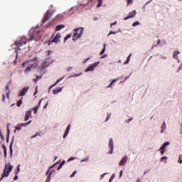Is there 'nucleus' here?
<instances>
[{
	"instance_id": "bb28decb",
	"label": "nucleus",
	"mask_w": 182,
	"mask_h": 182,
	"mask_svg": "<svg viewBox=\"0 0 182 182\" xmlns=\"http://www.w3.org/2000/svg\"><path fill=\"white\" fill-rule=\"evenodd\" d=\"M106 52V44H104V48L102 50V51L100 53V55H102L103 53Z\"/></svg>"
},
{
	"instance_id": "9b49d317",
	"label": "nucleus",
	"mask_w": 182,
	"mask_h": 182,
	"mask_svg": "<svg viewBox=\"0 0 182 182\" xmlns=\"http://www.w3.org/2000/svg\"><path fill=\"white\" fill-rule=\"evenodd\" d=\"M127 160H128V157L127 156H124L122 160L119 161V164L120 166H124V164H126V163H127Z\"/></svg>"
},
{
	"instance_id": "5fc2aeb1",
	"label": "nucleus",
	"mask_w": 182,
	"mask_h": 182,
	"mask_svg": "<svg viewBox=\"0 0 182 182\" xmlns=\"http://www.w3.org/2000/svg\"><path fill=\"white\" fill-rule=\"evenodd\" d=\"M89 59H90V58H87V59L83 60V63H86L87 62V60H89Z\"/></svg>"
},
{
	"instance_id": "f03ea898",
	"label": "nucleus",
	"mask_w": 182,
	"mask_h": 182,
	"mask_svg": "<svg viewBox=\"0 0 182 182\" xmlns=\"http://www.w3.org/2000/svg\"><path fill=\"white\" fill-rule=\"evenodd\" d=\"M29 41H33V38H31V40H28H28L25 41V37H23L20 41H16L15 42V45L18 48H16V49H17L18 50H20L21 49L19 48H21V46H22L23 45H26L29 42Z\"/></svg>"
},
{
	"instance_id": "b1692460",
	"label": "nucleus",
	"mask_w": 182,
	"mask_h": 182,
	"mask_svg": "<svg viewBox=\"0 0 182 182\" xmlns=\"http://www.w3.org/2000/svg\"><path fill=\"white\" fill-rule=\"evenodd\" d=\"M169 145H170V142L166 141V142L164 143L163 146H161V149H166V146H169Z\"/></svg>"
},
{
	"instance_id": "f3484780",
	"label": "nucleus",
	"mask_w": 182,
	"mask_h": 182,
	"mask_svg": "<svg viewBox=\"0 0 182 182\" xmlns=\"http://www.w3.org/2000/svg\"><path fill=\"white\" fill-rule=\"evenodd\" d=\"M166 122H164L162 125L161 126V133L166 132Z\"/></svg>"
},
{
	"instance_id": "0eeeda50",
	"label": "nucleus",
	"mask_w": 182,
	"mask_h": 182,
	"mask_svg": "<svg viewBox=\"0 0 182 182\" xmlns=\"http://www.w3.org/2000/svg\"><path fill=\"white\" fill-rule=\"evenodd\" d=\"M29 90V87H24L21 90L19 91L20 95L18 96L23 97Z\"/></svg>"
},
{
	"instance_id": "4be33fe9",
	"label": "nucleus",
	"mask_w": 182,
	"mask_h": 182,
	"mask_svg": "<svg viewBox=\"0 0 182 182\" xmlns=\"http://www.w3.org/2000/svg\"><path fill=\"white\" fill-rule=\"evenodd\" d=\"M38 109H39V106H36L31 109L34 111V114H36L38 113Z\"/></svg>"
},
{
	"instance_id": "72a5a7b5",
	"label": "nucleus",
	"mask_w": 182,
	"mask_h": 182,
	"mask_svg": "<svg viewBox=\"0 0 182 182\" xmlns=\"http://www.w3.org/2000/svg\"><path fill=\"white\" fill-rule=\"evenodd\" d=\"M114 177H116V175H114V174H112V176L110 177L109 182L113 181V180L114 179Z\"/></svg>"
},
{
	"instance_id": "79ce46f5",
	"label": "nucleus",
	"mask_w": 182,
	"mask_h": 182,
	"mask_svg": "<svg viewBox=\"0 0 182 182\" xmlns=\"http://www.w3.org/2000/svg\"><path fill=\"white\" fill-rule=\"evenodd\" d=\"M110 116H111V114H108L107 115V119L105 120V122H107L108 120H109V119H110Z\"/></svg>"
},
{
	"instance_id": "20e7f679",
	"label": "nucleus",
	"mask_w": 182,
	"mask_h": 182,
	"mask_svg": "<svg viewBox=\"0 0 182 182\" xmlns=\"http://www.w3.org/2000/svg\"><path fill=\"white\" fill-rule=\"evenodd\" d=\"M33 116H32V109H28V111L26 112V114L24 117L25 122H28L29 119H32Z\"/></svg>"
},
{
	"instance_id": "39448f33",
	"label": "nucleus",
	"mask_w": 182,
	"mask_h": 182,
	"mask_svg": "<svg viewBox=\"0 0 182 182\" xmlns=\"http://www.w3.org/2000/svg\"><path fill=\"white\" fill-rule=\"evenodd\" d=\"M13 168V166H9V171H6V168H4V173L1 177H3V178H5V177H9V173H11V171H12Z\"/></svg>"
},
{
	"instance_id": "1a4fd4ad",
	"label": "nucleus",
	"mask_w": 182,
	"mask_h": 182,
	"mask_svg": "<svg viewBox=\"0 0 182 182\" xmlns=\"http://www.w3.org/2000/svg\"><path fill=\"white\" fill-rule=\"evenodd\" d=\"M137 13L136 12V10L130 12L127 17H125L124 19V21H127V19H130L131 18H134L136 16V14Z\"/></svg>"
},
{
	"instance_id": "864d4df0",
	"label": "nucleus",
	"mask_w": 182,
	"mask_h": 182,
	"mask_svg": "<svg viewBox=\"0 0 182 182\" xmlns=\"http://www.w3.org/2000/svg\"><path fill=\"white\" fill-rule=\"evenodd\" d=\"M72 160H75V157L70 158L68 161H72Z\"/></svg>"
},
{
	"instance_id": "680f3d73",
	"label": "nucleus",
	"mask_w": 182,
	"mask_h": 182,
	"mask_svg": "<svg viewBox=\"0 0 182 182\" xmlns=\"http://www.w3.org/2000/svg\"><path fill=\"white\" fill-rule=\"evenodd\" d=\"M122 176H123V171H121L119 178H122Z\"/></svg>"
},
{
	"instance_id": "5701e85b",
	"label": "nucleus",
	"mask_w": 182,
	"mask_h": 182,
	"mask_svg": "<svg viewBox=\"0 0 182 182\" xmlns=\"http://www.w3.org/2000/svg\"><path fill=\"white\" fill-rule=\"evenodd\" d=\"M103 5V0H98V4L97 5V8H100Z\"/></svg>"
},
{
	"instance_id": "4468645a",
	"label": "nucleus",
	"mask_w": 182,
	"mask_h": 182,
	"mask_svg": "<svg viewBox=\"0 0 182 182\" xmlns=\"http://www.w3.org/2000/svg\"><path fill=\"white\" fill-rule=\"evenodd\" d=\"M63 89V87H59L56 88L55 90H53V95H58V93H60V92H62Z\"/></svg>"
},
{
	"instance_id": "7c9ffc66",
	"label": "nucleus",
	"mask_w": 182,
	"mask_h": 182,
	"mask_svg": "<svg viewBox=\"0 0 182 182\" xmlns=\"http://www.w3.org/2000/svg\"><path fill=\"white\" fill-rule=\"evenodd\" d=\"M22 129V125L18 124L17 127H16V130H21Z\"/></svg>"
},
{
	"instance_id": "e433bc0d",
	"label": "nucleus",
	"mask_w": 182,
	"mask_h": 182,
	"mask_svg": "<svg viewBox=\"0 0 182 182\" xmlns=\"http://www.w3.org/2000/svg\"><path fill=\"white\" fill-rule=\"evenodd\" d=\"M160 150H161V154L162 155V156H164V150H166V149H161V147L160 148Z\"/></svg>"
},
{
	"instance_id": "49530a36",
	"label": "nucleus",
	"mask_w": 182,
	"mask_h": 182,
	"mask_svg": "<svg viewBox=\"0 0 182 182\" xmlns=\"http://www.w3.org/2000/svg\"><path fill=\"white\" fill-rule=\"evenodd\" d=\"M58 82L57 81H55V83H53V85H51V87H54V86H56L57 85H58Z\"/></svg>"
},
{
	"instance_id": "6e6552de",
	"label": "nucleus",
	"mask_w": 182,
	"mask_h": 182,
	"mask_svg": "<svg viewBox=\"0 0 182 182\" xmlns=\"http://www.w3.org/2000/svg\"><path fill=\"white\" fill-rule=\"evenodd\" d=\"M109 147L111 151L108 152V154H113V149H114V146L113 145V139L112 138L109 139Z\"/></svg>"
},
{
	"instance_id": "7ed1b4c3",
	"label": "nucleus",
	"mask_w": 182,
	"mask_h": 182,
	"mask_svg": "<svg viewBox=\"0 0 182 182\" xmlns=\"http://www.w3.org/2000/svg\"><path fill=\"white\" fill-rule=\"evenodd\" d=\"M55 12L56 10L50 11V9H48L43 18V23H45L46 21H49V19L52 18V15H53V14H55Z\"/></svg>"
},
{
	"instance_id": "052dcab7",
	"label": "nucleus",
	"mask_w": 182,
	"mask_h": 182,
	"mask_svg": "<svg viewBox=\"0 0 182 182\" xmlns=\"http://www.w3.org/2000/svg\"><path fill=\"white\" fill-rule=\"evenodd\" d=\"M52 87H52V85H50L49 87V88H48V93H50V90L52 89Z\"/></svg>"
},
{
	"instance_id": "0e129e2a",
	"label": "nucleus",
	"mask_w": 182,
	"mask_h": 182,
	"mask_svg": "<svg viewBox=\"0 0 182 182\" xmlns=\"http://www.w3.org/2000/svg\"><path fill=\"white\" fill-rule=\"evenodd\" d=\"M14 180L15 181L18 180V175L16 174V176L14 177Z\"/></svg>"
},
{
	"instance_id": "2f4dec72",
	"label": "nucleus",
	"mask_w": 182,
	"mask_h": 182,
	"mask_svg": "<svg viewBox=\"0 0 182 182\" xmlns=\"http://www.w3.org/2000/svg\"><path fill=\"white\" fill-rule=\"evenodd\" d=\"M116 33H117V32L111 31H109V33H108V36H110V35H116Z\"/></svg>"
},
{
	"instance_id": "473e14b6",
	"label": "nucleus",
	"mask_w": 182,
	"mask_h": 182,
	"mask_svg": "<svg viewBox=\"0 0 182 182\" xmlns=\"http://www.w3.org/2000/svg\"><path fill=\"white\" fill-rule=\"evenodd\" d=\"M178 163H179V164H181V163H182V155H179Z\"/></svg>"
},
{
	"instance_id": "09e8293b",
	"label": "nucleus",
	"mask_w": 182,
	"mask_h": 182,
	"mask_svg": "<svg viewBox=\"0 0 182 182\" xmlns=\"http://www.w3.org/2000/svg\"><path fill=\"white\" fill-rule=\"evenodd\" d=\"M72 69H73V67H69V68L67 69V72H70V70H72Z\"/></svg>"
},
{
	"instance_id": "cd10ccee",
	"label": "nucleus",
	"mask_w": 182,
	"mask_h": 182,
	"mask_svg": "<svg viewBox=\"0 0 182 182\" xmlns=\"http://www.w3.org/2000/svg\"><path fill=\"white\" fill-rule=\"evenodd\" d=\"M22 99L23 98L22 97L20 100L17 101V107H20L21 105H22Z\"/></svg>"
},
{
	"instance_id": "3c124183",
	"label": "nucleus",
	"mask_w": 182,
	"mask_h": 182,
	"mask_svg": "<svg viewBox=\"0 0 182 182\" xmlns=\"http://www.w3.org/2000/svg\"><path fill=\"white\" fill-rule=\"evenodd\" d=\"M42 100H43V98L41 99V100L38 102V105H37V106H38V107H39V106H41V104L42 103Z\"/></svg>"
},
{
	"instance_id": "412c9836",
	"label": "nucleus",
	"mask_w": 182,
	"mask_h": 182,
	"mask_svg": "<svg viewBox=\"0 0 182 182\" xmlns=\"http://www.w3.org/2000/svg\"><path fill=\"white\" fill-rule=\"evenodd\" d=\"M51 177H52V172L49 173V174H48V177L46 178V182H50Z\"/></svg>"
},
{
	"instance_id": "c9c22d12",
	"label": "nucleus",
	"mask_w": 182,
	"mask_h": 182,
	"mask_svg": "<svg viewBox=\"0 0 182 182\" xmlns=\"http://www.w3.org/2000/svg\"><path fill=\"white\" fill-rule=\"evenodd\" d=\"M137 25H140V22H139V21L134 22V23L132 24V26H137Z\"/></svg>"
},
{
	"instance_id": "9d476101",
	"label": "nucleus",
	"mask_w": 182,
	"mask_h": 182,
	"mask_svg": "<svg viewBox=\"0 0 182 182\" xmlns=\"http://www.w3.org/2000/svg\"><path fill=\"white\" fill-rule=\"evenodd\" d=\"M15 139V136H13L12 140L10 143V157H12L14 156V149H12V146L14 144V139Z\"/></svg>"
},
{
	"instance_id": "338daca9",
	"label": "nucleus",
	"mask_w": 182,
	"mask_h": 182,
	"mask_svg": "<svg viewBox=\"0 0 182 182\" xmlns=\"http://www.w3.org/2000/svg\"><path fill=\"white\" fill-rule=\"evenodd\" d=\"M180 132H181V134H182V124L181 125V129H180Z\"/></svg>"
},
{
	"instance_id": "58836bf2",
	"label": "nucleus",
	"mask_w": 182,
	"mask_h": 182,
	"mask_svg": "<svg viewBox=\"0 0 182 182\" xmlns=\"http://www.w3.org/2000/svg\"><path fill=\"white\" fill-rule=\"evenodd\" d=\"M89 161V156H87L86 159H82V160L81 161V163H83V161Z\"/></svg>"
},
{
	"instance_id": "c03bdc74",
	"label": "nucleus",
	"mask_w": 182,
	"mask_h": 182,
	"mask_svg": "<svg viewBox=\"0 0 182 182\" xmlns=\"http://www.w3.org/2000/svg\"><path fill=\"white\" fill-rule=\"evenodd\" d=\"M76 173H77V171H75L73 173V174L70 175V177H71V178L75 177V174H76Z\"/></svg>"
},
{
	"instance_id": "dca6fc26",
	"label": "nucleus",
	"mask_w": 182,
	"mask_h": 182,
	"mask_svg": "<svg viewBox=\"0 0 182 182\" xmlns=\"http://www.w3.org/2000/svg\"><path fill=\"white\" fill-rule=\"evenodd\" d=\"M48 66H49V63H48V62L46 61H43L41 65L42 70H43V69H46V68H48Z\"/></svg>"
},
{
	"instance_id": "f257e3e1",
	"label": "nucleus",
	"mask_w": 182,
	"mask_h": 182,
	"mask_svg": "<svg viewBox=\"0 0 182 182\" xmlns=\"http://www.w3.org/2000/svg\"><path fill=\"white\" fill-rule=\"evenodd\" d=\"M83 28H78L73 31V41H77V39H80L82 38V35H83Z\"/></svg>"
},
{
	"instance_id": "603ef678",
	"label": "nucleus",
	"mask_w": 182,
	"mask_h": 182,
	"mask_svg": "<svg viewBox=\"0 0 182 182\" xmlns=\"http://www.w3.org/2000/svg\"><path fill=\"white\" fill-rule=\"evenodd\" d=\"M1 146L4 150H6V146H5V144H3Z\"/></svg>"
},
{
	"instance_id": "69168bd1",
	"label": "nucleus",
	"mask_w": 182,
	"mask_h": 182,
	"mask_svg": "<svg viewBox=\"0 0 182 182\" xmlns=\"http://www.w3.org/2000/svg\"><path fill=\"white\" fill-rule=\"evenodd\" d=\"M4 157H6V149L4 150Z\"/></svg>"
},
{
	"instance_id": "13d9d810",
	"label": "nucleus",
	"mask_w": 182,
	"mask_h": 182,
	"mask_svg": "<svg viewBox=\"0 0 182 182\" xmlns=\"http://www.w3.org/2000/svg\"><path fill=\"white\" fill-rule=\"evenodd\" d=\"M66 130H70V124H68V126L66 128Z\"/></svg>"
},
{
	"instance_id": "ddd939ff",
	"label": "nucleus",
	"mask_w": 182,
	"mask_h": 182,
	"mask_svg": "<svg viewBox=\"0 0 182 182\" xmlns=\"http://www.w3.org/2000/svg\"><path fill=\"white\" fill-rule=\"evenodd\" d=\"M36 60H38V58H34L33 59L31 60H28L26 61H25L24 63H22V68H25V65H26L27 63H29L31 62H35Z\"/></svg>"
},
{
	"instance_id": "774afa93",
	"label": "nucleus",
	"mask_w": 182,
	"mask_h": 182,
	"mask_svg": "<svg viewBox=\"0 0 182 182\" xmlns=\"http://www.w3.org/2000/svg\"><path fill=\"white\" fill-rule=\"evenodd\" d=\"M9 134H7V135H6V139H9Z\"/></svg>"
},
{
	"instance_id": "a878e982",
	"label": "nucleus",
	"mask_w": 182,
	"mask_h": 182,
	"mask_svg": "<svg viewBox=\"0 0 182 182\" xmlns=\"http://www.w3.org/2000/svg\"><path fill=\"white\" fill-rule=\"evenodd\" d=\"M131 56H132V54H129V55L127 58V60L124 62V65H127V63H129V62H130Z\"/></svg>"
},
{
	"instance_id": "6ab92c4d",
	"label": "nucleus",
	"mask_w": 182,
	"mask_h": 182,
	"mask_svg": "<svg viewBox=\"0 0 182 182\" xmlns=\"http://www.w3.org/2000/svg\"><path fill=\"white\" fill-rule=\"evenodd\" d=\"M32 123V120L28 121V122L26 123H21V127H26V126H29V124Z\"/></svg>"
},
{
	"instance_id": "a19ab883",
	"label": "nucleus",
	"mask_w": 182,
	"mask_h": 182,
	"mask_svg": "<svg viewBox=\"0 0 182 182\" xmlns=\"http://www.w3.org/2000/svg\"><path fill=\"white\" fill-rule=\"evenodd\" d=\"M0 137L1 139V140H4V134H2V132L0 130Z\"/></svg>"
},
{
	"instance_id": "c756f323",
	"label": "nucleus",
	"mask_w": 182,
	"mask_h": 182,
	"mask_svg": "<svg viewBox=\"0 0 182 182\" xmlns=\"http://www.w3.org/2000/svg\"><path fill=\"white\" fill-rule=\"evenodd\" d=\"M21 164L18 165L17 166V171L16 172V174L18 175L19 174V171H21Z\"/></svg>"
},
{
	"instance_id": "6e6d98bb",
	"label": "nucleus",
	"mask_w": 182,
	"mask_h": 182,
	"mask_svg": "<svg viewBox=\"0 0 182 182\" xmlns=\"http://www.w3.org/2000/svg\"><path fill=\"white\" fill-rule=\"evenodd\" d=\"M106 174H107V173H105L101 175L100 180H102V178H103V177H105V176H106Z\"/></svg>"
},
{
	"instance_id": "423d86ee",
	"label": "nucleus",
	"mask_w": 182,
	"mask_h": 182,
	"mask_svg": "<svg viewBox=\"0 0 182 182\" xmlns=\"http://www.w3.org/2000/svg\"><path fill=\"white\" fill-rule=\"evenodd\" d=\"M99 62H97L92 64L85 70V72H93V70H95V68L97 67V65H99Z\"/></svg>"
},
{
	"instance_id": "ea45409f",
	"label": "nucleus",
	"mask_w": 182,
	"mask_h": 182,
	"mask_svg": "<svg viewBox=\"0 0 182 182\" xmlns=\"http://www.w3.org/2000/svg\"><path fill=\"white\" fill-rule=\"evenodd\" d=\"M6 92H9V84L6 85Z\"/></svg>"
},
{
	"instance_id": "bf43d9fd",
	"label": "nucleus",
	"mask_w": 182,
	"mask_h": 182,
	"mask_svg": "<svg viewBox=\"0 0 182 182\" xmlns=\"http://www.w3.org/2000/svg\"><path fill=\"white\" fill-rule=\"evenodd\" d=\"M162 44L163 45H167V43L166 42V40H163Z\"/></svg>"
},
{
	"instance_id": "f704fd0d",
	"label": "nucleus",
	"mask_w": 182,
	"mask_h": 182,
	"mask_svg": "<svg viewBox=\"0 0 182 182\" xmlns=\"http://www.w3.org/2000/svg\"><path fill=\"white\" fill-rule=\"evenodd\" d=\"M9 166H12L11 165V163H9V165L5 166L6 171H9Z\"/></svg>"
},
{
	"instance_id": "aec40b11",
	"label": "nucleus",
	"mask_w": 182,
	"mask_h": 182,
	"mask_svg": "<svg viewBox=\"0 0 182 182\" xmlns=\"http://www.w3.org/2000/svg\"><path fill=\"white\" fill-rule=\"evenodd\" d=\"M33 68V65H31V66H28L26 69L25 70V73L26 72H31L32 70V68Z\"/></svg>"
},
{
	"instance_id": "4d7b16f0",
	"label": "nucleus",
	"mask_w": 182,
	"mask_h": 182,
	"mask_svg": "<svg viewBox=\"0 0 182 182\" xmlns=\"http://www.w3.org/2000/svg\"><path fill=\"white\" fill-rule=\"evenodd\" d=\"M130 76H132V73L129 76L125 77L124 80H127Z\"/></svg>"
},
{
	"instance_id": "4c0bfd02",
	"label": "nucleus",
	"mask_w": 182,
	"mask_h": 182,
	"mask_svg": "<svg viewBox=\"0 0 182 182\" xmlns=\"http://www.w3.org/2000/svg\"><path fill=\"white\" fill-rule=\"evenodd\" d=\"M11 94V90H9V91H7V93H6V97L8 99H9V95Z\"/></svg>"
},
{
	"instance_id": "f8f14e48",
	"label": "nucleus",
	"mask_w": 182,
	"mask_h": 182,
	"mask_svg": "<svg viewBox=\"0 0 182 182\" xmlns=\"http://www.w3.org/2000/svg\"><path fill=\"white\" fill-rule=\"evenodd\" d=\"M60 37H61L60 34L57 33L56 36L53 39L52 43H58V42H59V40L60 39Z\"/></svg>"
},
{
	"instance_id": "393cba45",
	"label": "nucleus",
	"mask_w": 182,
	"mask_h": 182,
	"mask_svg": "<svg viewBox=\"0 0 182 182\" xmlns=\"http://www.w3.org/2000/svg\"><path fill=\"white\" fill-rule=\"evenodd\" d=\"M65 160H63L58 166V170H60V168H62V167L63 166V164H65Z\"/></svg>"
},
{
	"instance_id": "a18cd8bd",
	"label": "nucleus",
	"mask_w": 182,
	"mask_h": 182,
	"mask_svg": "<svg viewBox=\"0 0 182 182\" xmlns=\"http://www.w3.org/2000/svg\"><path fill=\"white\" fill-rule=\"evenodd\" d=\"M164 160H167V157L166 156H164L161 159L160 161H163Z\"/></svg>"
},
{
	"instance_id": "e2e57ef3",
	"label": "nucleus",
	"mask_w": 182,
	"mask_h": 182,
	"mask_svg": "<svg viewBox=\"0 0 182 182\" xmlns=\"http://www.w3.org/2000/svg\"><path fill=\"white\" fill-rule=\"evenodd\" d=\"M2 102H5V94H3V99H2Z\"/></svg>"
},
{
	"instance_id": "a211bd4d",
	"label": "nucleus",
	"mask_w": 182,
	"mask_h": 182,
	"mask_svg": "<svg viewBox=\"0 0 182 182\" xmlns=\"http://www.w3.org/2000/svg\"><path fill=\"white\" fill-rule=\"evenodd\" d=\"M65 28V24H60L55 26V31H60V29H63Z\"/></svg>"
},
{
	"instance_id": "2eb2a0df",
	"label": "nucleus",
	"mask_w": 182,
	"mask_h": 182,
	"mask_svg": "<svg viewBox=\"0 0 182 182\" xmlns=\"http://www.w3.org/2000/svg\"><path fill=\"white\" fill-rule=\"evenodd\" d=\"M177 55H180V51H174L173 52V58L174 59H176L178 60V63H180V60H178V58L177 57Z\"/></svg>"
},
{
	"instance_id": "8fccbe9b",
	"label": "nucleus",
	"mask_w": 182,
	"mask_h": 182,
	"mask_svg": "<svg viewBox=\"0 0 182 182\" xmlns=\"http://www.w3.org/2000/svg\"><path fill=\"white\" fill-rule=\"evenodd\" d=\"M132 120H133V118H130L128 120H127L126 123H130V122H132Z\"/></svg>"
},
{
	"instance_id": "de8ad7c7",
	"label": "nucleus",
	"mask_w": 182,
	"mask_h": 182,
	"mask_svg": "<svg viewBox=\"0 0 182 182\" xmlns=\"http://www.w3.org/2000/svg\"><path fill=\"white\" fill-rule=\"evenodd\" d=\"M64 77H61V78L58 79V80H56V82H57L58 83H59V82H60Z\"/></svg>"
},
{
	"instance_id": "c85d7f7f",
	"label": "nucleus",
	"mask_w": 182,
	"mask_h": 182,
	"mask_svg": "<svg viewBox=\"0 0 182 182\" xmlns=\"http://www.w3.org/2000/svg\"><path fill=\"white\" fill-rule=\"evenodd\" d=\"M72 37V34H68L65 37V38H64V41H65V42H66V41H68L70 38H71Z\"/></svg>"
},
{
	"instance_id": "37998d69",
	"label": "nucleus",
	"mask_w": 182,
	"mask_h": 182,
	"mask_svg": "<svg viewBox=\"0 0 182 182\" xmlns=\"http://www.w3.org/2000/svg\"><path fill=\"white\" fill-rule=\"evenodd\" d=\"M38 93V86L36 87L34 96H36V94Z\"/></svg>"
}]
</instances>
